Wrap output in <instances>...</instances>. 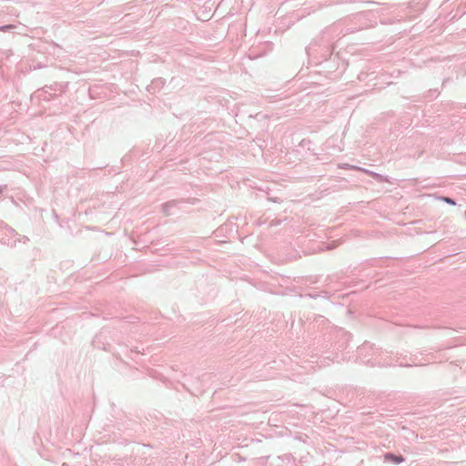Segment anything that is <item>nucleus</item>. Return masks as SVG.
Wrapping results in <instances>:
<instances>
[{
  "mask_svg": "<svg viewBox=\"0 0 466 466\" xmlns=\"http://www.w3.org/2000/svg\"><path fill=\"white\" fill-rule=\"evenodd\" d=\"M385 459L390 461L394 463H400L403 461V458L401 456H395L393 454L388 453L385 455Z\"/></svg>",
  "mask_w": 466,
  "mask_h": 466,
  "instance_id": "nucleus-1",
  "label": "nucleus"
},
{
  "mask_svg": "<svg viewBox=\"0 0 466 466\" xmlns=\"http://www.w3.org/2000/svg\"><path fill=\"white\" fill-rule=\"evenodd\" d=\"M445 201L450 204H454V202L451 198H445Z\"/></svg>",
  "mask_w": 466,
  "mask_h": 466,
  "instance_id": "nucleus-2",
  "label": "nucleus"
}]
</instances>
